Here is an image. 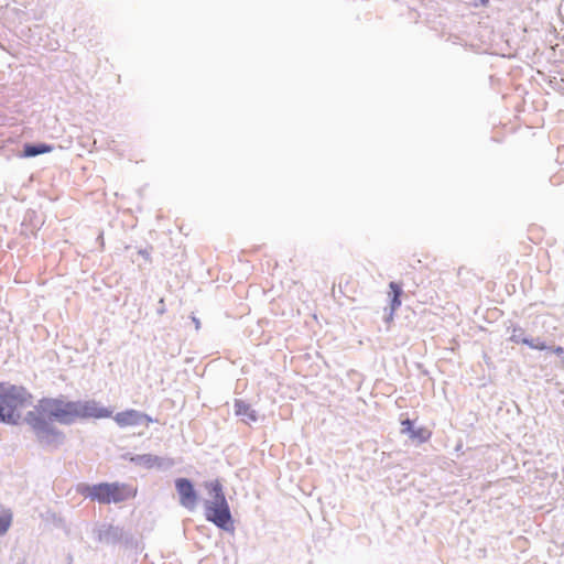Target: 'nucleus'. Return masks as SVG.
<instances>
[{
    "label": "nucleus",
    "instance_id": "nucleus-1",
    "mask_svg": "<svg viewBox=\"0 0 564 564\" xmlns=\"http://www.w3.org/2000/svg\"><path fill=\"white\" fill-rule=\"evenodd\" d=\"M111 410L101 406L96 400H66L58 398H43L39 405L29 411L23 421L32 430L37 443L44 448L56 449L66 441L63 431L54 425H73L77 421L88 419L110 417Z\"/></svg>",
    "mask_w": 564,
    "mask_h": 564
},
{
    "label": "nucleus",
    "instance_id": "nucleus-2",
    "mask_svg": "<svg viewBox=\"0 0 564 564\" xmlns=\"http://www.w3.org/2000/svg\"><path fill=\"white\" fill-rule=\"evenodd\" d=\"M77 492L84 498H89L93 501L99 503H120L134 497L135 492H132L130 487L121 482H99L95 485L78 484Z\"/></svg>",
    "mask_w": 564,
    "mask_h": 564
},
{
    "label": "nucleus",
    "instance_id": "nucleus-3",
    "mask_svg": "<svg viewBox=\"0 0 564 564\" xmlns=\"http://www.w3.org/2000/svg\"><path fill=\"white\" fill-rule=\"evenodd\" d=\"M205 518L225 532H235L234 519L227 500H220L218 502L206 500Z\"/></svg>",
    "mask_w": 564,
    "mask_h": 564
},
{
    "label": "nucleus",
    "instance_id": "nucleus-4",
    "mask_svg": "<svg viewBox=\"0 0 564 564\" xmlns=\"http://www.w3.org/2000/svg\"><path fill=\"white\" fill-rule=\"evenodd\" d=\"M94 534L98 542L108 545H115L118 543L128 545L132 541L131 534L124 531L123 528L108 523L98 524L94 529Z\"/></svg>",
    "mask_w": 564,
    "mask_h": 564
},
{
    "label": "nucleus",
    "instance_id": "nucleus-5",
    "mask_svg": "<svg viewBox=\"0 0 564 564\" xmlns=\"http://www.w3.org/2000/svg\"><path fill=\"white\" fill-rule=\"evenodd\" d=\"M29 399H31V394L28 390L24 387L14 384L4 387L0 398L7 410L13 413H17V409L24 405Z\"/></svg>",
    "mask_w": 564,
    "mask_h": 564
},
{
    "label": "nucleus",
    "instance_id": "nucleus-6",
    "mask_svg": "<svg viewBox=\"0 0 564 564\" xmlns=\"http://www.w3.org/2000/svg\"><path fill=\"white\" fill-rule=\"evenodd\" d=\"M175 489L180 497V505L185 509L193 511L198 501V494L193 481L185 477L176 478Z\"/></svg>",
    "mask_w": 564,
    "mask_h": 564
},
{
    "label": "nucleus",
    "instance_id": "nucleus-7",
    "mask_svg": "<svg viewBox=\"0 0 564 564\" xmlns=\"http://www.w3.org/2000/svg\"><path fill=\"white\" fill-rule=\"evenodd\" d=\"M113 420L120 427L139 426L143 424L149 425L150 423L154 422V420L147 413L134 409H129L116 413Z\"/></svg>",
    "mask_w": 564,
    "mask_h": 564
},
{
    "label": "nucleus",
    "instance_id": "nucleus-8",
    "mask_svg": "<svg viewBox=\"0 0 564 564\" xmlns=\"http://www.w3.org/2000/svg\"><path fill=\"white\" fill-rule=\"evenodd\" d=\"M128 459L135 466H141L148 469L153 467L167 468L173 465L172 460L153 454L129 455Z\"/></svg>",
    "mask_w": 564,
    "mask_h": 564
},
{
    "label": "nucleus",
    "instance_id": "nucleus-9",
    "mask_svg": "<svg viewBox=\"0 0 564 564\" xmlns=\"http://www.w3.org/2000/svg\"><path fill=\"white\" fill-rule=\"evenodd\" d=\"M403 434H406L412 441H416L417 443H424L431 436V433L423 427L415 429L414 423L410 419H404L401 421Z\"/></svg>",
    "mask_w": 564,
    "mask_h": 564
},
{
    "label": "nucleus",
    "instance_id": "nucleus-10",
    "mask_svg": "<svg viewBox=\"0 0 564 564\" xmlns=\"http://www.w3.org/2000/svg\"><path fill=\"white\" fill-rule=\"evenodd\" d=\"M54 147L45 142H26L23 144L21 158H35L52 152Z\"/></svg>",
    "mask_w": 564,
    "mask_h": 564
},
{
    "label": "nucleus",
    "instance_id": "nucleus-11",
    "mask_svg": "<svg viewBox=\"0 0 564 564\" xmlns=\"http://www.w3.org/2000/svg\"><path fill=\"white\" fill-rule=\"evenodd\" d=\"M389 288L391 290V293H390V313H389V316L387 317V321L391 319L394 312L401 306V296H402V288L399 283L397 282H390L389 283Z\"/></svg>",
    "mask_w": 564,
    "mask_h": 564
},
{
    "label": "nucleus",
    "instance_id": "nucleus-12",
    "mask_svg": "<svg viewBox=\"0 0 564 564\" xmlns=\"http://www.w3.org/2000/svg\"><path fill=\"white\" fill-rule=\"evenodd\" d=\"M235 413L240 416H246L249 422H256L258 414L251 405L242 400L235 401Z\"/></svg>",
    "mask_w": 564,
    "mask_h": 564
},
{
    "label": "nucleus",
    "instance_id": "nucleus-13",
    "mask_svg": "<svg viewBox=\"0 0 564 564\" xmlns=\"http://www.w3.org/2000/svg\"><path fill=\"white\" fill-rule=\"evenodd\" d=\"M12 523V512L0 505V536L4 535Z\"/></svg>",
    "mask_w": 564,
    "mask_h": 564
},
{
    "label": "nucleus",
    "instance_id": "nucleus-14",
    "mask_svg": "<svg viewBox=\"0 0 564 564\" xmlns=\"http://www.w3.org/2000/svg\"><path fill=\"white\" fill-rule=\"evenodd\" d=\"M19 419V413L8 411L6 405L2 402L0 403V423L18 424Z\"/></svg>",
    "mask_w": 564,
    "mask_h": 564
},
{
    "label": "nucleus",
    "instance_id": "nucleus-15",
    "mask_svg": "<svg viewBox=\"0 0 564 564\" xmlns=\"http://www.w3.org/2000/svg\"><path fill=\"white\" fill-rule=\"evenodd\" d=\"M509 340L514 344H523L524 345V343H528V336H525V332L521 326L516 325V326H512Z\"/></svg>",
    "mask_w": 564,
    "mask_h": 564
},
{
    "label": "nucleus",
    "instance_id": "nucleus-16",
    "mask_svg": "<svg viewBox=\"0 0 564 564\" xmlns=\"http://www.w3.org/2000/svg\"><path fill=\"white\" fill-rule=\"evenodd\" d=\"M210 494L213 495V500L210 502H218L220 500H227L223 490V486L218 480L210 482Z\"/></svg>",
    "mask_w": 564,
    "mask_h": 564
},
{
    "label": "nucleus",
    "instance_id": "nucleus-17",
    "mask_svg": "<svg viewBox=\"0 0 564 564\" xmlns=\"http://www.w3.org/2000/svg\"><path fill=\"white\" fill-rule=\"evenodd\" d=\"M524 345L529 346L532 349H536V350L551 349V347H549L545 344V341L542 340L540 337H536V338L528 337V343H524Z\"/></svg>",
    "mask_w": 564,
    "mask_h": 564
},
{
    "label": "nucleus",
    "instance_id": "nucleus-18",
    "mask_svg": "<svg viewBox=\"0 0 564 564\" xmlns=\"http://www.w3.org/2000/svg\"><path fill=\"white\" fill-rule=\"evenodd\" d=\"M166 312L164 299H160L156 307V313L163 315Z\"/></svg>",
    "mask_w": 564,
    "mask_h": 564
},
{
    "label": "nucleus",
    "instance_id": "nucleus-19",
    "mask_svg": "<svg viewBox=\"0 0 564 564\" xmlns=\"http://www.w3.org/2000/svg\"><path fill=\"white\" fill-rule=\"evenodd\" d=\"M489 3V0H473V6L478 7H487Z\"/></svg>",
    "mask_w": 564,
    "mask_h": 564
},
{
    "label": "nucleus",
    "instance_id": "nucleus-20",
    "mask_svg": "<svg viewBox=\"0 0 564 564\" xmlns=\"http://www.w3.org/2000/svg\"><path fill=\"white\" fill-rule=\"evenodd\" d=\"M552 351L557 356H562L564 354V348L562 346H556L552 348Z\"/></svg>",
    "mask_w": 564,
    "mask_h": 564
},
{
    "label": "nucleus",
    "instance_id": "nucleus-21",
    "mask_svg": "<svg viewBox=\"0 0 564 564\" xmlns=\"http://www.w3.org/2000/svg\"><path fill=\"white\" fill-rule=\"evenodd\" d=\"M192 321H193V323L195 324V329H196V330H199V328H200V322H199V319H198L196 316H192Z\"/></svg>",
    "mask_w": 564,
    "mask_h": 564
},
{
    "label": "nucleus",
    "instance_id": "nucleus-22",
    "mask_svg": "<svg viewBox=\"0 0 564 564\" xmlns=\"http://www.w3.org/2000/svg\"><path fill=\"white\" fill-rule=\"evenodd\" d=\"M139 254H141L145 260H150V253L148 250H145V249L140 250Z\"/></svg>",
    "mask_w": 564,
    "mask_h": 564
}]
</instances>
